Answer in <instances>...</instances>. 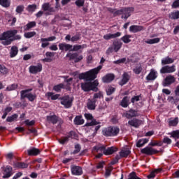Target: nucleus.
<instances>
[{
	"instance_id": "1",
	"label": "nucleus",
	"mask_w": 179,
	"mask_h": 179,
	"mask_svg": "<svg viewBox=\"0 0 179 179\" xmlns=\"http://www.w3.org/2000/svg\"><path fill=\"white\" fill-rule=\"evenodd\" d=\"M17 34V30H10L0 34V41L3 45H10L14 40H20L22 36Z\"/></svg>"
},
{
	"instance_id": "2",
	"label": "nucleus",
	"mask_w": 179,
	"mask_h": 179,
	"mask_svg": "<svg viewBox=\"0 0 179 179\" xmlns=\"http://www.w3.org/2000/svg\"><path fill=\"white\" fill-rule=\"evenodd\" d=\"M103 68L102 66H99L98 67L90 70V71L82 73L79 74V79H85V80H94L97 78V73Z\"/></svg>"
},
{
	"instance_id": "3",
	"label": "nucleus",
	"mask_w": 179,
	"mask_h": 179,
	"mask_svg": "<svg viewBox=\"0 0 179 179\" xmlns=\"http://www.w3.org/2000/svg\"><path fill=\"white\" fill-rule=\"evenodd\" d=\"M120 134V127L117 126H110L102 130V134L104 136H117Z\"/></svg>"
},
{
	"instance_id": "4",
	"label": "nucleus",
	"mask_w": 179,
	"mask_h": 179,
	"mask_svg": "<svg viewBox=\"0 0 179 179\" xmlns=\"http://www.w3.org/2000/svg\"><path fill=\"white\" fill-rule=\"evenodd\" d=\"M97 86H99V81L97 80H94L93 83L86 82L81 83V89L84 92H90V90L97 92V90H99Z\"/></svg>"
},
{
	"instance_id": "5",
	"label": "nucleus",
	"mask_w": 179,
	"mask_h": 179,
	"mask_svg": "<svg viewBox=\"0 0 179 179\" xmlns=\"http://www.w3.org/2000/svg\"><path fill=\"white\" fill-rule=\"evenodd\" d=\"M33 89L24 90L20 92V96L22 100L23 99H28L29 101H34L36 99H37V95L36 94H33L31 92Z\"/></svg>"
},
{
	"instance_id": "6",
	"label": "nucleus",
	"mask_w": 179,
	"mask_h": 179,
	"mask_svg": "<svg viewBox=\"0 0 179 179\" xmlns=\"http://www.w3.org/2000/svg\"><path fill=\"white\" fill-rule=\"evenodd\" d=\"M60 100L62 106H64L65 108H71V107H72V101L73 99L69 97V96H64L60 98Z\"/></svg>"
},
{
	"instance_id": "7",
	"label": "nucleus",
	"mask_w": 179,
	"mask_h": 179,
	"mask_svg": "<svg viewBox=\"0 0 179 179\" xmlns=\"http://www.w3.org/2000/svg\"><path fill=\"white\" fill-rule=\"evenodd\" d=\"M66 57L69 58L70 61H74V62L76 63L80 62V61H82V59H83V56L82 55H79L78 52L67 53Z\"/></svg>"
},
{
	"instance_id": "8",
	"label": "nucleus",
	"mask_w": 179,
	"mask_h": 179,
	"mask_svg": "<svg viewBox=\"0 0 179 179\" xmlns=\"http://www.w3.org/2000/svg\"><path fill=\"white\" fill-rule=\"evenodd\" d=\"M43 71V64L38 63L36 66L31 65L29 67V73H32V75H37V73H40Z\"/></svg>"
},
{
	"instance_id": "9",
	"label": "nucleus",
	"mask_w": 179,
	"mask_h": 179,
	"mask_svg": "<svg viewBox=\"0 0 179 179\" xmlns=\"http://www.w3.org/2000/svg\"><path fill=\"white\" fill-rule=\"evenodd\" d=\"M42 10H43V12H46L45 15L47 16L52 15V13L55 12V9L54 8V7L51 6V4H50V3H44L43 4H42Z\"/></svg>"
},
{
	"instance_id": "10",
	"label": "nucleus",
	"mask_w": 179,
	"mask_h": 179,
	"mask_svg": "<svg viewBox=\"0 0 179 179\" xmlns=\"http://www.w3.org/2000/svg\"><path fill=\"white\" fill-rule=\"evenodd\" d=\"M134 12V7H128L122 8V19H128L131 16V13Z\"/></svg>"
},
{
	"instance_id": "11",
	"label": "nucleus",
	"mask_w": 179,
	"mask_h": 179,
	"mask_svg": "<svg viewBox=\"0 0 179 179\" xmlns=\"http://www.w3.org/2000/svg\"><path fill=\"white\" fill-rule=\"evenodd\" d=\"M85 117L86 120H90L91 122H88L86 123L85 126L86 127H93V125H97L100 124V122L96 121V120L93 119V115L90 113H85Z\"/></svg>"
},
{
	"instance_id": "12",
	"label": "nucleus",
	"mask_w": 179,
	"mask_h": 179,
	"mask_svg": "<svg viewBox=\"0 0 179 179\" xmlns=\"http://www.w3.org/2000/svg\"><path fill=\"white\" fill-rule=\"evenodd\" d=\"M176 71V65L165 66L160 69V73H173Z\"/></svg>"
},
{
	"instance_id": "13",
	"label": "nucleus",
	"mask_w": 179,
	"mask_h": 179,
	"mask_svg": "<svg viewBox=\"0 0 179 179\" xmlns=\"http://www.w3.org/2000/svg\"><path fill=\"white\" fill-rule=\"evenodd\" d=\"M71 170L73 176H82L83 174V169L79 166L73 165L71 166Z\"/></svg>"
},
{
	"instance_id": "14",
	"label": "nucleus",
	"mask_w": 179,
	"mask_h": 179,
	"mask_svg": "<svg viewBox=\"0 0 179 179\" xmlns=\"http://www.w3.org/2000/svg\"><path fill=\"white\" fill-rule=\"evenodd\" d=\"M158 151L157 150L153 149L152 147H145L141 150V153H143L144 155H148V156H150L152 155H156Z\"/></svg>"
},
{
	"instance_id": "15",
	"label": "nucleus",
	"mask_w": 179,
	"mask_h": 179,
	"mask_svg": "<svg viewBox=\"0 0 179 179\" xmlns=\"http://www.w3.org/2000/svg\"><path fill=\"white\" fill-rule=\"evenodd\" d=\"M129 125L131 127H134V128H138L141 125H142V120L134 118L128 122Z\"/></svg>"
},
{
	"instance_id": "16",
	"label": "nucleus",
	"mask_w": 179,
	"mask_h": 179,
	"mask_svg": "<svg viewBox=\"0 0 179 179\" xmlns=\"http://www.w3.org/2000/svg\"><path fill=\"white\" fill-rule=\"evenodd\" d=\"M157 78V71L152 69L149 74L146 76L147 80H155Z\"/></svg>"
},
{
	"instance_id": "17",
	"label": "nucleus",
	"mask_w": 179,
	"mask_h": 179,
	"mask_svg": "<svg viewBox=\"0 0 179 179\" xmlns=\"http://www.w3.org/2000/svg\"><path fill=\"white\" fill-rule=\"evenodd\" d=\"M123 115L126 117V118H128V120H130V118L134 117H138V112L135 110L130 109L129 111L124 113Z\"/></svg>"
},
{
	"instance_id": "18",
	"label": "nucleus",
	"mask_w": 179,
	"mask_h": 179,
	"mask_svg": "<svg viewBox=\"0 0 179 179\" xmlns=\"http://www.w3.org/2000/svg\"><path fill=\"white\" fill-rule=\"evenodd\" d=\"M73 47V46L72 45H69L65 43L59 44V48L61 50V51H72Z\"/></svg>"
},
{
	"instance_id": "19",
	"label": "nucleus",
	"mask_w": 179,
	"mask_h": 179,
	"mask_svg": "<svg viewBox=\"0 0 179 179\" xmlns=\"http://www.w3.org/2000/svg\"><path fill=\"white\" fill-rule=\"evenodd\" d=\"M143 30H145V28H143V26L141 25H131L129 27V31H131V33H138Z\"/></svg>"
},
{
	"instance_id": "20",
	"label": "nucleus",
	"mask_w": 179,
	"mask_h": 179,
	"mask_svg": "<svg viewBox=\"0 0 179 179\" xmlns=\"http://www.w3.org/2000/svg\"><path fill=\"white\" fill-rule=\"evenodd\" d=\"M129 79L130 77L128 73H124L122 76V80L119 83V84L120 85V86H124V85H127V83L129 82Z\"/></svg>"
},
{
	"instance_id": "21",
	"label": "nucleus",
	"mask_w": 179,
	"mask_h": 179,
	"mask_svg": "<svg viewBox=\"0 0 179 179\" xmlns=\"http://www.w3.org/2000/svg\"><path fill=\"white\" fill-rule=\"evenodd\" d=\"M176 82V78L174 76H167L165 78V83L164 86H169V85H171V83H174Z\"/></svg>"
},
{
	"instance_id": "22",
	"label": "nucleus",
	"mask_w": 179,
	"mask_h": 179,
	"mask_svg": "<svg viewBox=\"0 0 179 179\" xmlns=\"http://www.w3.org/2000/svg\"><path fill=\"white\" fill-rule=\"evenodd\" d=\"M114 74H106L105 76L103 77L102 80L103 83H110V82H113V80L115 79Z\"/></svg>"
},
{
	"instance_id": "23",
	"label": "nucleus",
	"mask_w": 179,
	"mask_h": 179,
	"mask_svg": "<svg viewBox=\"0 0 179 179\" xmlns=\"http://www.w3.org/2000/svg\"><path fill=\"white\" fill-rule=\"evenodd\" d=\"M12 176V167L7 166L3 171V178H9Z\"/></svg>"
},
{
	"instance_id": "24",
	"label": "nucleus",
	"mask_w": 179,
	"mask_h": 179,
	"mask_svg": "<svg viewBox=\"0 0 179 179\" xmlns=\"http://www.w3.org/2000/svg\"><path fill=\"white\" fill-rule=\"evenodd\" d=\"M96 101H97V100L88 99L87 108H88V110H96Z\"/></svg>"
},
{
	"instance_id": "25",
	"label": "nucleus",
	"mask_w": 179,
	"mask_h": 179,
	"mask_svg": "<svg viewBox=\"0 0 179 179\" xmlns=\"http://www.w3.org/2000/svg\"><path fill=\"white\" fill-rule=\"evenodd\" d=\"M118 150V148L117 147H109L107 149L105 148L104 155L106 156H108L110 155H113V153H115Z\"/></svg>"
},
{
	"instance_id": "26",
	"label": "nucleus",
	"mask_w": 179,
	"mask_h": 179,
	"mask_svg": "<svg viewBox=\"0 0 179 179\" xmlns=\"http://www.w3.org/2000/svg\"><path fill=\"white\" fill-rule=\"evenodd\" d=\"M121 36V32H116L115 34H108L103 36L104 40H110V38H117Z\"/></svg>"
},
{
	"instance_id": "27",
	"label": "nucleus",
	"mask_w": 179,
	"mask_h": 179,
	"mask_svg": "<svg viewBox=\"0 0 179 179\" xmlns=\"http://www.w3.org/2000/svg\"><path fill=\"white\" fill-rule=\"evenodd\" d=\"M73 135H75V132L70 131L67 136L59 140V143H61V145H64V143H66V142L69 141V138H73Z\"/></svg>"
},
{
	"instance_id": "28",
	"label": "nucleus",
	"mask_w": 179,
	"mask_h": 179,
	"mask_svg": "<svg viewBox=\"0 0 179 179\" xmlns=\"http://www.w3.org/2000/svg\"><path fill=\"white\" fill-rule=\"evenodd\" d=\"M27 153L29 156H37L38 155H40V150L31 148L27 150Z\"/></svg>"
},
{
	"instance_id": "29",
	"label": "nucleus",
	"mask_w": 179,
	"mask_h": 179,
	"mask_svg": "<svg viewBox=\"0 0 179 179\" xmlns=\"http://www.w3.org/2000/svg\"><path fill=\"white\" fill-rule=\"evenodd\" d=\"M113 45L115 52H118L121 50V47H122V43L120 41H114Z\"/></svg>"
},
{
	"instance_id": "30",
	"label": "nucleus",
	"mask_w": 179,
	"mask_h": 179,
	"mask_svg": "<svg viewBox=\"0 0 179 179\" xmlns=\"http://www.w3.org/2000/svg\"><path fill=\"white\" fill-rule=\"evenodd\" d=\"M174 62V59L170 57H166L162 59L161 64L162 65H169L170 64H173Z\"/></svg>"
},
{
	"instance_id": "31",
	"label": "nucleus",
	"mask_w": 179,
	"mask_h": 179,
	"mask_svg": "<svg viewBox=\"0 0 179 179\" xmlns=\"http://www.w3.org/2000/svg\"><path fill=\"white\" fill-rule=\"evenodd\" d=\"M19 52V50L17 49V46L13 45L11 47V49L10 50V58H15L16 55H17V53Z\"/></svg>"
},
{
	"instance_id": "32",
	"label": "nucleus",
	"mask_w": 179,
	"mask_h": 179,
	"mask_svg": "<svg viewBox=\"0 0 179 179\" xmlns=\"http://www.w3.org/2000/svg\"><path fill=\"white\" fill-rule=\"evenodd\" d=\"M36 22L32 21L27 23L25 26H24V31H29V30L33 29V27H36Z\"/></svg>"
},
{
	"instance_id": "33",
	"label": "nucleus",
	"mask_w": 179,
	"mask_h": 179,
	"mask_svg": "<svg viewBox=\"0 0 179 179\" xmlns=\"http://www.w3.org/2000/svg\"><path fill=\"white\" fill-rule=\"evenodd\" d=\"M73 122L76 125H83L85 124V120L82 118V116H76L74 118Z\"/></svg>"
},
{
	"instance_id": "34",
	"label": "nucleus",
	"mask_w": 179,
	"mask_h": 179,
	"mask_svg": "<svg viewBox=\"0 0 179 179\" xmlns=\"http://www.w3.org/2000/svg\"><path fill=\"white\" fill-rule=\"evenodd\" d=\"M13 166L15 169H27L29 167V164L24 162H16Z\"/></svg>"
},
{
	"instance_id": "35",
	"label": "nucleus",
	"mask_w": 179,
	"mask_h": 179,
	"mask_svg": "<svg viewBox=\"0 0 179 179\" xmlns=\"http://www.w3.org/2000/svg\"><path fill=\"white\" fill-rule=\"evenodd\" d=\"M120 106L124 107V108H127V107L129 106V98L128 96H124L120 103Z\"/></svg>"
},
{
	"instance_id": "36",
	"label": "nucleus",
	"mask_w": 179,
	"mask_h": 179,
	"mask_svg": "<svg viewBox=\"0 0 179 179\" xmlns=\"http://www.w3.org/2000/svg\"><path fill=\"white\" fill-rule=\"evenodd\" d=\"M47 120L52 124H57L58 122V117L55 115L47 116Z\"/></svg>"
},
{
	"instance_id": "37",
	"label": "nucleus",
	"mask_w": 179,
	"mask_h": 179,
	"mask_svg": "<svg viewBox=\"0 0 179 179\" xmlns=\"http://www.w3.org/2000/svg\"><path fill=\"white\" fill-rule=\"evenodd\" d=\"M46 96H48V99H51V100H58V99H59V94H54L53 92H48Z\"/></svg>"
},
{
	"instance_id": "38",
	"label": "nucleus",
	"mask_w": 179,
	"mask_h": 179,
	"mask_svg": "<svg viewBox=\"0 0 179 179\" xmlns=\"http://www.w3.org/2000/svg\"><path fill=\"white\" fill-rule=\"evenodd\" d=\"M149 142V139L147 138H142L138 141L136 143L137 148H142L143 145H145V143H148Z\"/></svg>"
},
{
	"instance_id": "39",
	"label": "nucleus",
	"mask_w": 179,
	"mask_h": 179,
	"mask_svg": "<svg viewBox=\"0 0 179 179\" xmlns=\"http://www.w3.org/2000/svg\"><path fill=\"white\" fill-rule=\"evenodd\" d=\"M87 45L83 44V45H74L73 47V49H71V51H79V50H83V48H87Z\"/></svg>"
},
{
	"instance_id": "40",
	"label": "nucleus",
	"mask_w": 179,
	"mask_h": 179,
	"mask_svg": "<svg viewBox=\"0 0 179 179\" xmlns=\"http://www.w3.org/2000/svg\"><path fill=\"white\" fill-rule=\"evenodd\" d=\"M146 44H157V43H160V38H155L152 39H148L145 41Z\"/></svg>"
},
{
	"instance_id": "41",
	"label": "nucleus",
	"mask_w": 179,
	"mask_h": 179,
	"mask_svg": "<svg viewBox=\"0 0 179 179\" xmlns=\"http://www.w3.org/2000/svg\"><path fill=\"white\" fill-rule=\"evenodd\" d=\"M132 38V36L131 35H124L123 37L121 38L122 41L124 43V44H128L131 43V38Z\"/></svg>"
},
{
	"instance_id": "42",
	"label": "nucleus",
	"mask_w": 179,
	"mask_h": 179,
	"mask_svg": "<svg viewBox=\"0 0 179 179\" xmlns=\"http://www.w3.org/2000/svg\"><path fill=\"white\" fill-rule=\"evenodd\" d=\"M130 154L131 151L129 150H122L121 152H120V157H128Z\"/></svg>"
},
{
	"instance_id": "43",
	"label": "nucleus",
	"mask_w": 179,
	"mask_h": 179,
	"mask_svg": "<svg viewBox=\"0 0 179 179\" xmlns=\"http://www.w3.org/2000/svg\"><path fill=\"white\" fill-rule=\"evenodd\" d=\"M94 150H96V152H103L104 155V152L106 151V146L104 145H96L93 148Z\"/></svg>"
},
{
	"instance_id": "44",
	"label": "nucleus",
	"mask_w": 179,
	"mask_h": 179,
	"mask_svg": "<svg viewBox=\"0 0 179 179\" xmlns=\"http://www.w3.org/2000/svg\"><path fill=\"white\" fill-rule=\"evenodd\" d=\"M0 5L3 8H9L10 6V0H0Z\"/></svg>"
},
{
	"instance_id": "45",
	"label": "nucleus",
	"mask_w": 179,
	"mask_h": 179,
	"mask_svg": "<svg viewBox=\"0 0 179 179\" xmlns=\"http://www.w3.org/2000/svg\"><path fill=\"white\" fill-rule=\"evenodd\" d=\"M36 34H37V33H36V31L25 32L24 34V37L25 38H31L34 37V36H36Z\"/></svg>"
},
{
	"instance_id": "46",
	"label": "nucleus",
	"mask_w": 179,
	"mask_h": 179,
	"mask_svg": "<svg viewBox=\"0 0 179 179\" xmlns=\"http://www.w3.org/2000/svg\"><path fill=\"white\" fill-rule=\"evenodd\" d=\"M143 70V69L142 68V66L138 64L133 69V71L136 75H139Z\"/></svg>"
},
{
	"instance_id": "47",
	"label": "nucleus",
	"mask_w": 179,
	"mask_h": 179,
	"mask_svg": "<svg viewBox=\"0 0 179 179\" xmlns=\"http://www.w3.org/2000/svg\"><path fill=\"white\" fill-rule=\"evenodd\" d=\"M178 124V117H175L174 119H171L169 120L170 127H177Z\"/></svg>"
},
{
	"instance_id": "48",
	"label": "nucleus",
	"mask_w": 179,
	"mask_h": 179,
	"mask_svg": "<svg viewBox=\"0 0 179 179\" xmlns=\"http://www.w3.org/2000/svg\"><path fill=\"white\" fill-rule=\"evenodd\" d=\"M16 89H17V84H11L10 85H8L6 88V90L7 92H12L13 90H16Z\"/></svg>"
},
{
	"instance_id": "49",
	"label": "nucleus",
	"mask_w": 179,
	"mask_h": 179,
	"mask_svg": "<svg viewBox=\"0 0 179 179\" xmlns=\"http://www.w3.org/2000/svg\"><path fill=\"white\" fill-rule=\"evenodd\" d=\"M45 40H47V38H41L42 48H45L46 47H48V45H50V43H48V41Z\"/></svg>"
},
{
	"instance_id": "50",
	"label": "nucleus",
	"mask_w": 179,
	"mask_h": 179,
	"mask_svg": "<svg viewBox=\"0 0 179 179\" xmlns=\"http://www.w3.org/2000/svg\"><path fill=\"white\" fill-rule=\"evenodd\" d=\"M169 17L173 20L179 19V11L171 13L169 15Z\"/></svg>"
},
{
	"instance_id": "51",
	"label": "nucleus",
	"mask_w": 179,
	"mask_h": 179,
	"mask_svg": "<svg viewBox=\"0 0 179 179\" xmlns=\"http://www.w3.org/2000/svg\"><path fill=\"white\" fill-rule=\"evenodd\" d=\"M115 92V87H108L106 89V94L107 96H111Z\"/></svg>"
},
{
	"instance_id": "52",
	"label": "nucleus",
	"mask_w": 179,
	"mask_h": 179,
	"mask_svg": "<svg viewBox=\"0 0 179 179\" xmlns=\"http://www.w3.org/2000/svg\"><path fill=\"white\" fill-rule=\"evenodd\" d=\"M36 9H37V5H36V4L29 5L27 7V10L28 12H34L36 10Z\"/></svg>"
},
{
	"instance_id": "53",
	"label": "nucleus",
	"mask_w": 179,
	"mask_h": 179,
	"mask_svg": "<svg viewBox=\"0 0 179 179\" xmlns=\"http://www.w3.org/2000/svg\"><path fill=\"white\" fill-rule=\"evenodd\" d=\"M17 119V115L14 114L12 115L11 116H8L6 119L7 122H13L15 120Z\"/></svg>"
},
{
	"instance_id": "54",
	"label": "nucleus",
	"mask_w": 179,
	"mask_h": 179,
	"mask_svg": "<svg viewBox=\"0 0 179 179\" xmlns=\"http://www.w3.org/2000/svg\"><path fill=\"white\" fill-rule=\"evenodd\" d=\"M170 135L174 139H179V130H175L170 133Z\"/></svg>"
},
{
	"instance_id": "55",
	"label": "nucleus",
	"mask_w": 179,
	"mask_h": 179,
	"mask_svg": "<svg viewBox=\"0 0 179 179\" xmlns=\"http://www.w3.org/2000/svg\"><path fill=\"white\" fill-rule=\"evenodd\" d=\"M61 89H64V84L62 83L58 84L53 87V90H55V92H61Z\"/></svg>"
},
{
	"instance_id": "56",
	"label": "nucleus",
	"mask_w": 179,
	"mask_h": 179,
	"mask_svg": "<svg viewBox=\"0 0 179 179\" xmlns=\"http://www.w3.org/2000/svg\"><path fill=\"white\" fill-rule=\"evenodd\" d=\"M24 124L27 127H33V125H34V124H36V121L35 120H26L25 121H24Z\"/></svg>"
},
{
	"instance_id": "57",
	"label": "nucleus",
	"mask_w": 179,
	"mask_h": 179,
	"mask_svg": "<svg viewBox=\"0 0 179 179\" xmlns=\"http://www.w3.org/2000/svg\"><path fill=\"white\" fill-rule=\"evenodd\" d=\"M80 152V145L76 144L75 145V150H73V152H71V155H78Z\"/></svg>"
},
{
	"instance_id": "58",
	"label": "nucleus",
	"mask_w": 179,
	"mask_h": 179,
	"mask_svg": "<svg viewBox=\"0 0 179 179\" xmlns=\"http://www.w3.org/2000/svg\"><path fill=\"white\" fill-rule=\"evenodd\" d=\"M103 97V93L101 92L94 94L92 100H97V99H101Z\"/></svg>"
},
{
	"instance_id": "59",
	"label": "nucleus",
	"mask_w": 179,
	"mask_h": 179,
	"mask_svg": "<svg viewBox=\"0 0 179 179\" xmlns=\"http://www.w3.org/2000/svg\"><path fill=\"white\" fill-rule=\"evenodd\" d=\"M0 72L1 73H2V75H6L8 71V69L5 67V66H2L0 64Z\"/></svg>"
},
{
	"instance_id": "60",
	"label": "nucleus",
	"mask_w": 179,
	"mask_h": 179,
	"mask_svg": "<svg viewBox=\"0 0 179 179\" xmlns=\"http://www.w3.org/2000/svg\"><path fill=\"white\" fill-rule=\"evenodd\" d=\"M23 10H24V6H17L15 9V12H17L20 15H21V13L23 12Z\"/></svg>"
},
{
	"instance_id": "61",
	"label": "nucleus",
	"mask_w": 179,
	"mask_h": 179,
	"mask_svg": "<svg viewBox=\"0 0 179 179\" xmlns=\"http://www.w3.org/2000/svg\"><path fill=\"white\" fill-rule=\"evenodd\" d=\"M76 6H78V8H80L82 6H83V5H85V0H77L75 2Z\"/></svg>"
},
{
	"instance_id": "62",
	"label": "nucleus",
	"mask_w": 179,
	"mask_h": 179,
	"mask_svg": "<svg viewBox=\"0 0 179 179\" xmlns=\"http://www.w3.org/2000/svg\"><path fill=\"white\" fill-rule=\"evenodd\" d=\"M80 38V34H76L74 36L71 37V41L73 43L75 41H79V39Z\"/></svg>"
},
{
	"instance_id": "63",
	"label": "nucleus",
	"mask_w": 179,
	"mask_h": 179,
	"mask_svg": "<svg viewBox=\"0 0 179 179\" xmlns=\"http://www.w3.org/2000/svg\"><path fill=\"white\" fill-rule=\"evenodd\" d=\"M115 50H114V46H110L107 50H106V54L107 55H110V54L114 52Z\"/></svg>"
},
{
	"instance_id": "64",
	"label": "nucleus",
	"mask_w": 179,
	"mask_h": 179,
	"mask_svg": "<svg viewBox=\"0 0 179 179\" xmlns=\"http://www.w3.org/2000/svg\"><path fill=\"white\" fill-rule=\"evenodd\" d=\"M171 6L173 9H177V8H179V0H176L173 1Z\"/></svg>"
}]
</instances>
